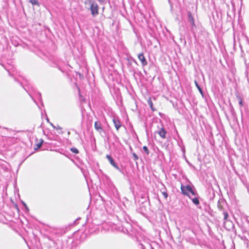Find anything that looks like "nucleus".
<instances>
[{"label": "nucleus", "mask_w": 249, "mask_h": 249, "mask_svg": "<svg viewBox=\"0 0 249 249\" xmlns=\"http://www.w3.org/2000/svg\"><path fill=\"white\" fill-rule=\"evenodd\" d=\"M123 224L118 227V230L135 238L141 249H154L149 240L142 235L140 231H138L132 225V221L129 216L125 213H123Z\"/></svg>", "instance_id": "1"}, {"label": "nucleus", "mask_w": 249, "mask_h": 249, "mask_svg": "<svg viewBox=\"0 0 249 249\" xmlns=\"http://www.w3.org/2000/svg\"><path fill=\"white\" fill-rule=\"evenodd\" d=\"M19 84L24 88L25 90L29 94L34 102L37 105L38 108L41 110H42L41 107L37 104L36 99H35V98H36V99L40 102L41 106L43 107L44 105L42 100L41 93L37 91L36 88L32 85H28L27 86H24L21 83H19Z\"/></svg>", "instance_id": "2"}, {"label": "nucleus", "mask_w": 249, "mask_h": 249, "mask_svg": "<svg viewBox=\"0 0 249 249\" xmlns=\"http://www.w3.org/2000/svg\"><path fill=\"white\" fill-rule=\"evenodd\" d=\"M217 208L219 211L224 215V225H225L227 222H230L231 223L232 227H233V224L229 219V215L226 202L223 199L219 200L217 203Z\"/></svg>", "instance_id": "3"}, {"label": "nucleus", "mask_w": 249, "mask_h": 249, "mask_svg": "<svg viewBox=\"0 0 249 249\" xmlns=\"http://www.w3.org/2000/svg\"><path fill=\"white\" fill-rule=\"evenodd\" d=\"M81 112L83 118L85 117V115L87 116L86 119V125H87V133H89L91 137L93 135V128H92V117L88 114L83 105L81 107ZM92 138H91V139Z\"/></svg>", "instance_id": "4"}, {"label": "nucleus", "mask_w": 249, "mask_h": 249, "mask_svg": "<svg viewBox=\"0 0 249 249\" xmlns=\"http://www.w3.org/2000/svg\"><path fill=\"white\" fill-rule=\"evenodd\" d=\"M47 62L51 67H57L62 72H64V70L61 67L63 62L61 61L57 56L54 55H50L47 57Z\"/></svg>", "instance_id": "5"}, {"label": "nucleus", "mask_w": 249, "mask_h": 249, "mask_svg": "<svg viewBox=\"0 0 249 249\" xmlns=\"http://www.w3.org/2000/svg\"><path fill=\"white\" fill-rule=\"evenodd\" d=\"M180 189L182 194L188 197H190L191 195L196 196V193H197L196 189L193 185H181Z\"/></svg>", "instance_id": "6"}, {"label": "nucleus", "mask_w": 249, "mask_h": 249, "mask_svg": "<svg viewBox=\"0 0 249 249\" xmlns=\"http://www.w3.org/2000/svg\"><path fill=\"white\" fill-rule=\"evenodd\" d=\"M187 19L191 25L190 28L191 31L192 33H195V28H196V26L195 23L194 16L190 11L187 12Z\"/></svg>", "instance_id": "7"}, {"label": "nucleus", "mask_w": 249, "mask_h": 249, "mask_svg": "<svg viewBox=\"0 0 249 249\" xmlns=\"http://www.w3.org/2000/svg\"><path fill=\"white\" fill-rule=\"evenodd\" d=\"M94 128L102 137H104L106 136V131L102 127V125L101 123L95 122L94 123Z\"/></svg>", "instance_id": "8"}, {"label": "nucleus", "mask_w": 249, "mask_h": 249, "mask_svg": "<svg viewBox=\"0 0 249 249\" xmlns=\"http://www.w3.org/2000/svg\"><path fill=\"white\" fill-rule=\"evenodd\" d=\"M192 201L193 203L196 206H197L199 205V196L197 193H196V196H190V197H188Z\"/></svg>", "instance_id": "9"}, {"label": "nucleus", "mask_w": 249, "mask_h": 249, "mask_svg": "<svg viewBox=\"0 0 249 249\" xmlns=\"http://www.w3.org/2000/svg\"><path fill=\"white\" fill-rule=\"evenodd\" d=\"M106 157L108 160L109 161L110 163L117 170L120 171V172H122L121 169L119 168V167L118 166V165L115 163L114 160L112 158V157L110 155H107L106 156Z\"/></svg>", "instance_id": "10"}, {"label": "nucleus", "mask_w": 249, "mask_h": 249, "mask_svg": "<svg viewBox=\"0 0 249 249\" xmlns=\"http://www.w3.org/2000/svg\"><path fill=\"white\" fill-rule=\"evenodd\" d=\"M1 12L7 13L9 9V3L7 0H3L1 4Z\"/></svg>", "instance_id": "11"}, {"label": "nucleus", "mask_w": 249, "mask_h": 249, "mask_svg": "<svg viewBox=\"0 0 249 249\" xmlns=\"http://www.w3.org/2000/svg\"><path fill=\"white\" fill-rule=\"evenodd\" d=\"M85 4L86 7L90 9L91 15L93 16V1L91 0H86Z\"/></svg>", "instance_id": "12"}, {"label": "nucleus", "mask_w": 249, "mask_h": 249, "mask_svg": "<svg viewBox=\"0 0 249 249\" xmlns=\"http://www.w3.org/2000/svg\"><path fill=\"white\" fill-rule=\"evenodd\" d=\"M138 57L139 60L141 62L142 65L143 67L147 65V62L142 53L138 54Z\"/></svg>", "instance_id": "13"}, {"label": "nucleus", "mask_w": 249, "mask_h": 249, "mask_svg": "<svg viewBox=\"0 0 249 249\" xmlns=\"http://www.w3.org/2000/svg\"><path fill=\"white\" fill-rule=\"evenodd\" d=\"M74 87L76 88L77 89L78 91V93H79V100H80V102H81V104H82L83 103H85L86 102V99L85 98H84L81 95V92H80V88L78 86L77 82H75L74 83Z\"/></svg>", "instance_id": "14"}, {"label": "nucleus", "mask_w": 249, "mask_h": 249, "mask_svg": "<svg viewBox=\"0 0 249 249\" xmlns=\"http://www.w3.org/2000/svg\"><path fill=\"white\" fill-rule=\"evenodd\" d=\"M113 122L114 125L115 127H116V129L117 130H118L122 126V124H121V123L120 120L118 118H114L113 119Z\"/></svg>", "instance_id": "15"}, {"label": "nucleus", "mask_w": 249, "mask_h": 249, "mask_svg": "<svg viewBox=\"0 0 249 249\" xmlns=\"http://www.w3.org/2000/svg\"><path fill=\"white\" fill-rule=\"evenodd\" d=\"M93 233V229L92 228L85 229L84 232L83 233V235L88 237L91 236Z\"/></svg>", "instance_id": "16"}, {"label": "nucleus", "mask_w": 249, "mask_h": 249, "mask_svg": "<svg viewBox=\"0 0 249 249\" xmlns=\"http://www.w3.org/2000/svg\"><path fill=\"white\" fill-rule=\"evenodd\" d=\"M158 133L162 139H165L166 138V134L167 132L163 127H161L160 129L158 132Z\"/></svg>", "instance_id": "17"}, {"label": "nucleus", "mask_w": 249, "mask_h": 249, "mask_svg": "<svg viewBox=\"0 0 249 249\" xmlns=\"http://www.w3.org/2000/svg\"><path fill=\"white\" fill-rule=\"evenodd\" d=\"M84 177H85V179L87 181V185H88V189H89V195H90V201L91 200V199H92V195H91V191L90 190V184L87 179V176L84 174ZM90 181H91V187L92 188V180L90 179Z\"/></svg>", "instance_id": "18"}, {"label": "nucleus", "mask_w": 249, "mask_h": 249, "mask_svg": "<svg viewBox=\"0 0 249 249\" xmlns=\"http://www.w3.org/2000/svg\"><path fill=\"white\" fill-rule=\"evenodd\" d=\"M195 84L196 87L197 88L198 91H199L200 93L203 96V90H202V88L200 87V85L198 84V82L196 80H195Z\"/></svg>", "instance_id": "19"}, {"label": "nucleus", "mask_w": 249, "mask_h": 249, "mask_svg": "<svg viewBox=\"0 0 249 249\" xmlns=\"http://www.w3.org/2000/svg\"><path fill=\"white\" fill-rule=\"evenodd\" d=\"M29 2L33 5H37L38 6H40V4L38 0H29Z\"/></svg>", "instance_id": "20"}, {"label": "nucleus", "mask_w": 249, "mask_h": 249, "mask_svg": "<svg viewBox=\"0 0 249 249\" xmlns=\"http://www.w3.org/2000/svg\"><path fill=\"white\" fill-rule=\"evenodd\" d=\"M148 104L150 106V107L152 111H154L156 110V109L153 107V103L151 99H149L148 100Z\"/></svg>", "instance_id": "21"}, {"label": "nucleus", "mask_w": 249, "mask_h": 249, "mask_svg": "<svg viewBox=\"0 0 249 249\" xmlns=\"http://www.w3.org/2000/svg\"><path fill=\"white\" fill-rule=\"evenodd\" d=\"M55 249H69V248L65 246L64 244L62 243L58 246Z\"/></svg>", "instance_id": "22"}, {"label": "nucleus", "mask_w": 249, "mask_h": 249, "mask_svg": "<svg viewBox=\"0 0 249 249\" xmlns=\"http://www.w3.org/2000/svg\"><path fill=\"white\" fill-rule=\"evenodd\" d=\"M99 196L101 198V199L100 200H97L96 201H94V205H96L97 203L98 202H101V203H102V207H101V208H102L104 207V202H103V199H102L103 198H102V197H101L100 196V195H99Z\"/></svg>", "instance_id": "23"}, {"label": "nucleus", "mask_w": 249, "mask_h": 249, "mask_svg": "<svg viewBox=\"0 0 249 249\" xmlns=\"http://www.w3.org/2000/svg\"><path fill=\"white\" fill-rule=\"evenodd\" d=\"M161 193H162V195L164 197V198L165 199H166L168 196V193L166 192V189L165 188H164L163 191H162V190L161 189Z\"/></svg>", "instance_id": "24"}, {"label": "nucleus", "mask_w": 249, "mask_h": 249, "mask_svg": "<svg viewBox=\"0 0 249 249\" xmlns=\"http://www.w3.org/2000/svg\"><path fill=\"white\" fill-rule=\"evenodd\" d=\"M71 151L74 154H78L79 153V150L75 147H71L70 148Z\"/></svg>", "instance_id": "25"}, {"label": "nucleus", "mask_w": 249, "mask_h": 249, "mask_svg": "<svg viewBox=\"0 0 249 249\" xmlns=\"http://www.w3.org/2000/svg\"><path fill=\"white\" fill-rule=\"evenodd\" d=\"M142 149L143 150V151L145 153V154L146 155H149V150H148V148L146 146H143L142 147Z\"/></svg>", "instance_id": "26"}, {"label": "nucleus", "mask_w": 249, "mask_h": 249, "mask_svg": "<svg viewBox=\"0 0 249 249\" xmlns=\"http://www.w3.org/2000/svg\"><path fill=\"white\" fill-rule=\"evenodd\" d=\"M81 219V217H78L71 224V225L75 226L78 224L79 221Z\"/></svg>", "instance_id": "27"}, {"label": "nucleus", "mask_w": 249, "mask_h": 249, "mask_svg": "<svg viewBox=\"0 0 249 249\" xmlns=\"http://www.w3.org/2000/svg\"><path fill=\"white\" fill-rule=\"evenodd\" d=\"M98 6L96 4H94V16L95 15L98 14Z\"/></svg>", "instance_id": "28"}, {"label": "nucleus", "mask_w": 249, "mask_h": 249, "mask_svg": "<svg viewBox=\"0 0 249 249\" xmlns=\"http://www.w3.org/2000/svg\"><path fill=\"white\" fill-rule=\"evenodd\" d=\"M42 144L41 142H38L36 144V147L35 148V150H37L40 148L42 146Z\"/></svg>", "instance_id": "29"}, {"label": "nucleus", "mask_w": 249, "mask_h": 249, "mask_svg": "<svg viewBox=\"0 0 249 249\" xmlns=\"http://www.w3.org/2000/svg\"><path fill=\"white\" fill-rule=\"evenodd\" d=\"M239 106L240 107H242L243 106V101L241 98H239Z\"/></svg>", "instance_id": "30"}, {"label": "nucleus", "mask_w": 249, "mask_h": 249, "mask_svg": "<svg viewBox=\"0 0 249 249\" xmlns=\"http://www.w3.org/2000/svg\"><path fill=\"white\" fill-rule=\"evenodd\" d=\"M132 155H133V156L134 157V160H138L139 157H138V156H137V155L136 154H135V153H133L132 154Z\"/></svg>", "instance_id": "31"}, {"label": "nucleus", "mask_w": 249, "mask_h": 249, "mask_svg": "<svg viewBox=\"0 0 249 249\" xmlns=\"http://www.w3.org/2000/svg\"><path fill=\"white\" fill-rule=\"evenodd\" d=\"M44 113H45V116H46V121H47V122H48V123H51V122H50V120H49V118H48V117L47 115V114H46V112L45 110H44Z\"/></svg>", "instance_id": "32"}, {"label": "nucleus", "mask_w": 249, "mask_h": 249, "mask_svg": "<svg viewBox=\"0 0 249 249\" xmlns=\"http://www.w3.org/2000/svg\"><path fill=\"white\" fill-rule=\"evenodd\" d=\"M100 3L104 4L106 3L107 0H98Z\"/></svg>", "instance_id": "33"}, {"label": "nucleus", "mask_w": 249, "mask_h": 249, "mask_svg": "<svg viewBox=\"0 0 249 249\" xmlns=\"http://www.w3.org/2000/svg\"><path fill=\"white\" fill-rule=\"evenodd\" d=\"M24 207L25 208V212L29 211V208H28V207L27 205H26Z\"/></svg>", "instance_id": "34"}, {"label": "nucleus", "mask_w": 249, "mask_h": 249, "mask_svg": "<svg viewBox=\"0 0 249 249\" xmlns=\"http://www.w3.org/2000/svg\"><path fill=\"white\" fill-rule=\"evenodd\" d=\"M77 73H78L80 79L83 78V75L80 72H78Z\"/></svg>", "instance_id": "35"}, {"label": "nucleus", "mask_w": 249, "mask_h": 249, "mask_svg": "<svg viewBox=\"0 0 249 249\" xmlns=\"http://www.w3.org/2000/svg\"><path fill=\"white\" fill-rule=\"evenodd\" d=\"M87 107L90 109V110H91V111H92V108H91V105H90V103H89L88 105H87Z\"/></svg>", "instance_id": "36"}, {"label": "nucleus", "mask_w": 249, "mask_h": 249, "mask_svg": "<svg viewBox=\"0 0 249 249\" xmlns=\"http://www.w3.org/2000/svg\"><path fill=\"white\" fill-rule=\"evenodd\" d=\"M64 233H65V231H61L60 232H59V233L60 234V235L63 234Z\"/></svg>", "instance_id": "37"}, {"label": "nucleus", "mask_w": 249, "mask_h": 249, "mask_svg": "<svg viewBox=\"0 0 249 249\" xmlns=\"http://www.w3.org/2000/svg\"><path fill=\"white\" fill-rule=\"evenodd\" d=\"M55 129H61L62 128L61 127H60L59 125H57V127H56V128Z\"/></svg>", "instance_id": "38"}, {"label": "nucleus", "mask_w": 249, "mask_h": 249, "mask_svg": "<svg viewBox=\"0 0 249 249\" xmlns=\"http://www.w3.org/2000/svg\"><path fill=\"white\" fill-rule=\"evenodd\" d=\"M50 124L53 126V128H55L56 126L54 125L52 123H50Z\"/></svg>", "instance_id": "39"}, {"label": "nucleus", "mask_w": 249, "mask_h": 249, "mask_svg": "<svg viewBox=\"0 0 249 249\" xmlns=\"http://www.w3.org/2000/svg\"><path fill=\"white\" fill-rule=\"evenodd\" d=\"M21 203H22V205L24 207L26 205V204L24 201H21Z\"/></svg>", "instance_id": "40"}, {"label": "nucleus", "mask_w": 249, "mask_h": 249, "mask_svg": "<svg viewBox=\"0 0 249 249\" xmlns=\"http://www.w3.org/2000/svg\"><path fill=\"white\" fill-rule=\"evenodd\" d=\"M1 65L3 66V67L7 71H8V70L6 69V68L5 67V66L4 65H2L1 64Z\"/></svg>", "instance_id": "41"}, {"label": "nucleus", "mask_w": 249, "mask_h": 249, "mask_svg": "<svg viewBox=\"0 0 249 249\" xmlns=\"http://www.w3.org/2000/svg\"><path fill=\"white\" fill-rule=\"evenodd\" d=\"M43 142H44L43 140L42 139H41L39 142H41L42 144H43Z\"/></svg>", "instance_id": "42"}, {"label": "nucleus", "mask_w": 249, "mask_h": 249, "mask_svg": "<svg viewBox=\"0 0 249 249\" xmlns=\"http://www.w3.org/2000/svg\"><path fill=\"white\" fill-rule=\"evenodd\" d=\"M109 87H110V86H111V87H115V85H114H114H111V84H109Z\"/></svg>", "instance_id": "43"}, {"label": "nucleus", "mask_w": 249, "mask_h": 249, "mask_svg": "<svg viewBox=\"0 0 249 249\" xmlns=\"http://www.w3.org/2000/svg\"><path fill=\"white\" fill-rule=\"evenodd\" d=\"M176 132H177V134H178V138H180V137H179V136L178 135V131H177L176 129Z\"/></svg>", "instance_id": "44"}, {"label": "nucleus", "mask_w": 249, "mask_h": 249, "mask_svg": "<svg viewBox=\"0 0 249 249\" xmlns=\"http://www.w3.org/2000/svg\"><path fill=\"white\" fill-rule=\"evenodd\" d=\"M184 149H185V147L183 146V148H182V151H184V150H184Z\"/></svg>", "instance_id": "45"}, {"label": "nucleus", "mask_w": 249, "mask_h": 249, "mask_svg": "<svg viewBox=\"0 0 249 249\" xmlns=\"http://www.w3.org/2000/svg\"><path fill=\"white\" fill-rule=\"evenodd\" d=\"M82 64H83V66H85V62H82Z\"/></svg>", "instance_id": "46"}, {"label": "nucleus", "mask_w": 249, "mask_h": 249, "mask_svg": "<svg viewBox=\"0 0 249 249\" xmlns=\"http://www.w3.org/2000/svg\"><path fill=\"white\" fill-rule=\"evenodd\" d=\"M87 218H88V216H87ZM88 219H88V218H87V220H88Z\"/></svg>", "instance_id": "47"}]
</instances>
